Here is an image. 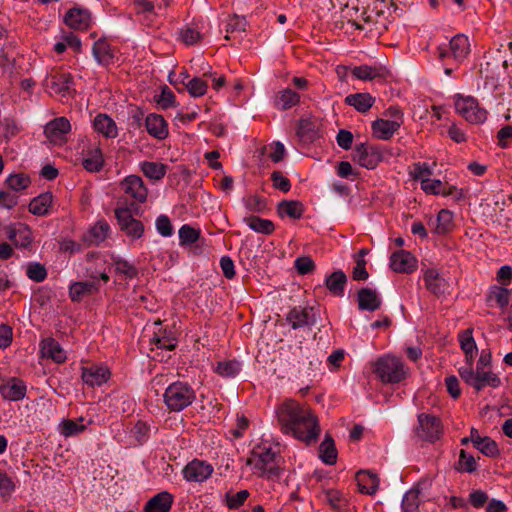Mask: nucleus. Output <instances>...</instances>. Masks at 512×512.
I'll use <instances>...</instances> for the list:
<instances>
[{
    "instance_id": "nucleus-1",
    "label": "nucleus",
    "mask_w": 512,
    "mask_h": 512,
    "mask_svg": "<svg viewBox=\"0 0 512 512\" xmlns=\"http://www.w3.org/2000/svg\"><path fill=\"white\" fill-rule=\"evenodd\" d=\"M281 431L306 444L316 442L320 427L312 410L295 400L287 399L275 410Z\"/></svg>"
},
{
    "instance_id": "nucleus-2",
    "label": "nucleus",
    "mask_w": 512,
    "mask_h": 512,
    "mask_svg": "<svg viewBox=\"0 0 512 512\" xmlns=\"http://www.w3.org/2000/svg\"><path fill=\"white\" fill-rule=\"evenodd\" d=\"M247 464L251 466L253 473L267 479H278L281 474L279 467V446L275 448L259 445L253 449Z\"/></svg>"
},
{
    "instance_id": "nucleus-3",
    "label": "nucleus",
    "mask_w": 512,
    "mask_h": 512,
    "mask_svg": "<svg viewBox=\"0 0 512 512\" xmlns=\"http://www.w3.org/2000/svg\"><path fill=\"white\" fill-rule=\"evenodd\" d=\"M408 367L398 357L384 355L374 363L373 372L383 384H397L406 379Z\"/></svg>"
},
{
    "instance_id": "nucleus-4",
    "label": "nucleus",
    "mask_w": 512,
    "mask_h": 512,
    "mask_svg": "<svg viewBox=\"0 0 512 512\" xmlns=\"http://www.w3.org/2000/svg\"><path fill=\"white\" fill-rule=\"evenodd\" d=\"M196 399L193 387L184 381L171 383L163 393V402L171 412H181L189 407Z\"/></svg>"
},
{
    "instance_id": "nucleus-5",
    "label": "nucleus",
    "mask_w": 512,
    "mask_h": 512,
    "mask_svg": "<svg viewBox=\"0 0 512 512\" xmlns=\"http://www.w3.org/2000/svg\"><path fill=\"white\" fill-rule=\"evenodd\" d=\"M454 107L457 114L471 124H482L487 119V111L482 108L473 96L455 94Z\"/></svg>"
},
{
    "instance_id": "nucleus-6",
    "label": "nucleus",
    "mask_w": 512,
    "mask_h": 512,
    "mask_svg": "<svg viewBox=\"0 0 512 512\" xmlns=\"http://www.w3.org/2000/svg\"><path fill=\"white\" fill-rule=\"evenodd\" d=\"M414 432L418 439L434 443L442 437L444 426L439 417L429 413H420L417 416Z\"/></svg>"
},
{
    "instance_id": "nucleus-7",
    "label": "nucleus",
    "mask_w": 512,
    "mask_h": 512,
    "mask_svg": "<svg viewBox=\"0 0 512 512\" xmlns=\"http://www.w3.org/2000/svg\"><path fill=\"white\" fill-rule=\"evenodd\" d=\"M389 113L393 117L392 120L377 119L372 122V134L381 140H389L400 128L403 123V114L398 108H389Z\"/></svg>"
},
{
    "instance_id": "nucleus-8",
    "label": "nucleus",
    "mask_w": 512,
    "mask_h": 512,
    "mask_svg": "<svg viewBox=\"0 0 512 512\" xmlns=\"http://www.w3.org/2000/svg\"><path fill=\"white\" fill-rule=\"evenodd\" d=\"M318 310L312 306H295L286 315L292 329L311 328L317 322Z\"/></svg>"
},
{
    "instance_id": "nucleus-9",
    "label": "nucleus",
    "mask_w": 512,
    "mask_h": 512,
    "mask_svg": "<svg viewBox=\"0 0 512 512\" xmlns=\"http://www.w3.org/2000/svg\"><path fill=\"white\" fill-rule=\"evenodd\" d=\"M115 217L121 231L132 240L139 239L144 234L143 223L132 216L131 210L127 207H117Z\"/></svg>"
},
{
    "instance_id": "nucleus-10",
    "label": "nucleus",
    "mask_w": 512,
    "mask_h": 512,
    "mask_svg": "<svg viewBox=\"0 0 512 512\" xmlns=\"http://www.w3.org/2000/svg\"><path fill=\"white\" fill-rule=\"evenodd\" d=\"M120 190L134 203L142 204L148 197V188L143 179L138 175H128L119 183Z\"/></svg>"
},
{
    "instance_id": "nucleus-11",
    "label": "nucleus",
    "mask_w": 512,
    "mask_h": 512,
    "mask_svg": "<svg viewBox=\"0 0 512 512\" xmlns=\"http://www.w3.org/2000/svg\"><path fill=\"white\" fill-rule=\"evenodd\" d=\"M45 88L52 95L65 97L70 95L74 89L73 76L69 72L57 71L45 80Z\"/></svg>"
},
{
    "instance_id": "nucleus-12",
    "label": "nucleus",
    "mask_w": 512,
    "mask_h": 512,
    "mask_svg": "<svg viewBox=\"0 0 512 512\" xmlns=\"http://www.w3.org/2000/svg\"><path fill=\"white\" fill-rule=\"evenodd\" d=\"M438 52L441 59L452 56L457 62H462L470 53L469 39L464 34H457L451 38L448 48L439 46Z\"/></svg>"
},
{
    "instance_id": "nucleus-13",
    "label": "nucleus",
    "mask_w": 512,
    "mask_h": 512,
    "mask_svg": "<svg viewBox=\"0 0 512 512\" xmlns=\"http://www.w3.org/2000/svg\"><path fill=\"white\" fill-rule=\"evenodd\" d=\"M214 468L204 460L194 459L183 468V478L188 482L202 483L211 477Z\"/></svg>"
},
{
    "instance_id": "nucleus-14",
    "label": "nucleus",
    "mask_w": 512,
    "mask_h": 512,
    "mask_svg": "<svg viewBox=\"0 0 512 512\" xmlns=\"http://www.w3.org/2000/svg\"><path fill=\"white\" fill-rule=\"evenodd\" d=\"M71 130V124L65 117H58L48 122L44 128V134L53 144H61L66 140V135Z\"/></svg>"
},
{
    "instance_id": "nucleus-15",
    "label": "nucleus",
    "mask_w": 512,
    "mask_h": 512,
    "mask_svg": "<svg viewBox=\"0 0 512 512\" xmlns=\"http://www.w3.org/2000/svg\"><path fill=\"white\" fill-rule=\"evenodd\" d=\"M110 376L111 372L105 365H90L82 367L81 371L82 381L89 387L103 385L110 379Z\"/></svg>"
},
{
    "instance_id": "nucleus-16",
    "label": "nucleus",
    "mask_w": 512,
    "mask_h": 512,
    "mask_svg": "<svg viewBox=\"0 0 512 512\" xmlns=\"http://www.w3.org/2000/svg\"><path fill=\"white\" fill-rule=\"evenodd\" d=\"M353 160L361 167L372 170L381 161V154L375 148L361 143L355 147Z\"/></svg>"
},
{
    "instance_id": "nucleus-17",
    "label": "nucleus",
    "mask_w": 512,
    "mask_h": 512,
    "mask_svg": "<svg viewBox=\"0 0 512 512\" xmlns=\"http://www.w3.org/2000/svg\"><path fill=\"white\" fill-rule=\"evenodd\" d=\"M390 267L398 273H412L417 269V259L409 251L399 250L391 255Z\"/></svg>"
},
{
    "instance_id": "nucleus-18",
    "label": "nucleus",
    "mask_w": 512,
    "mask_h": 512,
    "mask_svg": "<svg viewBox=\"0 0 512 512\" xmlns=\"http://www.w3.org/2000/svg\"><path fill=\"white\" fill-rule=\"evenodd\" d=\"M5 232L16 247L27 248L32 242L31 230L23 223L10 224L5 227Z\"/></svg>"
},
{
    "instance_id": "nucleus-19",
    "label": "nucleus",
    "mask_w": 512,
    "mask_h": 512,
    "mask_svg": "<svg viewBox=\"0 0 512 512\" xmlns=\"http://www.w3.org/2000/svg\"><path fill=\"white\" fill-rule=\"evenodd\" d=\"M145 127L150 136L164 140L169 135L168 123L162 115L150 113L145 119Z\"/></svg>"
},
{
    "instance_id": "nucleus-20",
    "label": "nucleus",
    "mask_w": 512,
    "mask_h": 512,
    "mask_svg": "<svg viewBox=\"0 0 512 512\" xmlns=\"http://www.w3.org/2000/svg\"><path fill=\"white\" fill-rule=\"evenodd\" d=\"M64 22L72 29L83 31L89 28L91 15L86 9L71 8L65 14Z\"/></svg>"
},
{
    "instance_id": "nucleus-21",
    "label": "nucleus",
    "mask_w": 512,
    "mask_h": 512,
    "mask_svg": "<svg viewBox=\"0 0 512 512\" xmlns=\"http://www.w3.org/2000/svg\"><path fill=\"white\" fill-rule=\"evenodd\" d=\"M40 351L43 358L51 359L55 363H64L67 359L65 350L54 338H45L40 343Z\"/></svg>"
},
{
    "instance_id": "nucleus-22",
    "label": "nucleus",
    "mask_w": 512,
    "mask_h": 512,
    "mask_svg": "<svg viewBox=\"0 0 512 512\" xmlns=\"http://www.w3.org/2000/svg\"><path fill=\"white\" fill-rule=\"evenodd\" d=\"M25 383L17 378H12L8 382L0 385L1 396L8 401H20L26 396Z\"/></svg>"
},
{
    "instance_id": "nucleus-23",
    "label": "nucleus",
    "mask_w": 512,
    "mask_h": 512,
    "mask_svg": "<svg viewBox=\"0 0 512 512\" xmlns=\"http://www.w3.org/2000/svg\"><path fill=\"white\" fill-rule=\"evenodd\" d=\"M132 2L139 20L147 26L152 25L158 15L156 0H132Z\"/></svg>"
},
{
    "instance_id": "nucleus-24",
    "label": "nucleus",
    "mask_w": 512,
    "mask_h": 512,
    "mask_svg": "<svg viewBox=\"0 0 512 512\" xmlns=\"http://www.w3.org/2000/svg\"><path fill=\"white\" fill-rule=\"evenodd\" d=\"M93 420H86L84 417H79L77 421L71 419H63L58 424V432L65 438L74 437L83 433L87 426L92 424Z\"/></svg>"
},
{
    "instance_id": "nucleus-25",
    "label": "nucleus",
    "mask_w": 512,
    "mask_h": 512,
    "mask_svg": "<svg viewBox=\"0 0 512 512\" xmlns=\"http://www.w3.org/2000/svg\"><path fill=\"white\" fill-rule=\"evenodd\" d=\"M92 54L99 65L108 66L114 62V50L105 39H99L94 42Z\"/></svg>"
},
{
    "instance_id": "nucleus-26",
    "label": "nucleus",
    "mask_w": 512,
    "mask_h": 512,
    "mask_svg": "<svg viewBox=\"0 0 512 512\" xmlns=\"http://www.w3.org/2000/svg\"><path fill=\"white\" fill-rule=\"evenodd\" d=\"M425 287L434 295L444 294L448 285L446 280L440 276L437 270L429 268L423 272Z\"/></svg>"
},
{
    "instance_id": "nucleus-27",
    "label": "nucleus",
    "mask_w": 512,
    "mask_h": 512,
    "mask_svg": "<svg viewBox=\"0 0 512 512\" xmlns=\"http://www.w3.org/2000/svg\"><path fill=\"white\" fill-rule=\"evenodd\" d=\"M358 306L360 310L375 311L381 306V298L371 288H362L358 291Z\"/></svg>"
},
{
    "instance_id": "nucleus-28",
    "label": "nucleus",
    "mask_w": 512,
    "mask_h": 512,
    "mask_svg": "<svg viewBox=\"0 0 512 512\" xmlns=\"http://www.w3.org/2000/svg\"><path fill=\"white\" fill-rule=\"evenodd\" d=\"M173 504V496L162 491L153 496L145 505V512H169Z\"/></svg>"
},
{
    "instance_id": "nucleus-29",
    "label": "nucleus",
    "mask_w": 512,
    "mask_h": 512,
    "mask_svg": "<svg viewBox=\"0 0 512 512\" xmlns=\"http://www.w3.org/2000/svg\"><path fill=\"white\" fill-rule=\"evenodd\" d=\"M501 385V379L491 370H485L476 367V379L473 388L481 391L485 387L498 388Z\"/></svg>"
},
{
    "instance_id": "nucleus-30",
    "label": "nucleus",
    "mask_w": 512,
    "mask_h": 512,
    "mask_svg": "<svg viewBox=\"0 0 512 512\" xmlns=\"http://www.w3.org/2000/svg\"><path fill=\"white\" fill-rule=\"evenodd\" d=\"M94 129L106 138H116L118 128L115 121L106 114H98L93 121Z\"/></svg>"
},
{
    "instance_id": "nucleus-31",
    "label": "nucleus",
    "mask_w": 512,
    "mask_h": 512,
    "mask_svg": "<svg viewBox=\"0 0 512 512\" xmlns=\"http://www.w3.org/2000/svg\"><path fill=\"white\" fill-rule=\"evenodd\" d=\"M375 98L370 93H354L345 97V103L361 113H366L374 104Z\"/></svg>"
},
{
    "instance_id": "nucleus-32",
    "label": "nucleus",
    "mask_w": 512,
    "mask_h": 512,
    "mask_svg": "<svg viewBox=\"0 0 512 512\" xmlns=\"http://www.w3.org/2000/svg\"><path fill=\"white\" fill-rule=\"evenodd\" d=\"M140 171L152 181H160L167 173L168 166L154 161H142L139 163Z\"/></svg>"
},
{
    "instance_id": "nucleus-33",
    "label": "nucleus",
    "mask_w": 512,
    "mask_h": 512,
    "mask_svg": "<svg viewBox=\"0 0 512 512\" xmlns=\"http://www.w3.org/2000/svg\"><path fill=\"white\" fill-rule=\"evenodd\" d=\"M359 490L362 493L372 495L379 487V479L370 471H359L356 475Z\"/></svg>"
},
{
    "instance_id": "nucleus-34",
    "label": "nucleus",
    "mask_w": 512,
    "mask_h": 512,
    "mask_svg": "<svg viewBox=\"0 0 512 512\" xmlns=\"http://www.w3.org/2000/svg\"><path fill=\"white\" fill-rule=\"evenodd\" d=\"M298 136L304 141H313L319 136V125L314 118H302L297 129Z\"/></svg>"
},
{
    "instance_id": "nucleus-35",
    "label": "nucleus",
    "mask_w": 512,
    "mask_h": 512,
    "mask_svg": "<svg viewBox=\"0 0 512 512\" xmlns=\"http://www.w3.org/2000/svg\"><path fill=\"white\" fill-rule=\"evenodd\" d=\"M300 102V95L290 88L283 89L277 94L274 105L280 110H288Z\"/></svg>"
},
{
    "instance_id": "nucleus-36",
    "label": "nucleus",
    "mask_w": 512,
    "mask_h": 512,
    "mask_svg": "<svg viewBox=\"0 0 512 512\" xmlns=\"http://www.w3.org/2000/svg\"><path fill=\"white\" fill-rule=\"evenodd\" d=\"M53 196L50 192L42 193L29 203V212L33 215L44 216L48 214L52 205Z\"/></svg>"
},
{
    "instance_id": "nucleus-37",
    "label": "nucleus",
    "mask_w": 512,
    "mask_h": 512,
    "mask_svg": "<svg viewBox=\"0 0 512 512\" xmlns=\"http://www.w3.org/2000/svg\"><path fill=\"white\" fill-rule=\"evenodd\" d=\"M347 277L341 270H337L326 277L325 284L327 289L335 296L342 297L344 295Z\"/></svg>"
},
{
    "instance_id": "nucleus-38",
    "label": "nucleus",
    "mask_w": 512,
    "mask_h": 512,
    "mask_svg": "<svg viewBox=\"0 0 512 512\" xmlns=\"http://www.w3.org/2000/svg\"><path fill=\"white\" fill-rule=\"evenodd\" d=\"M243 222L254 232L265 235L272 234L275 229L274 223L271 220L262 219L254 215L245 216Z\"/></svg>"
},
{
    "instance_id": "nucleus-39",
    "label": "nucleus",
    "mask_w": 512,
    "mask_h": 512,
    "mask_svg": "<svg viewBox=\"0 0 512 512\" xmlns=\"http://www.w3.org/2000/svg\"><path fill=\"white\" fill-rule=\"evenodd\" d=\"M83 167L89 172H99L104 165V157L99 147L90 149L82 160Z\"/></svg>"
},
{
    "instance_id": "nucleus-40",
    "label": "nucleus",
    "mask_w": 512,
    "mask_h": 512,
    "mask_svg": "<svg viewBox=\"0 0 512 512\" xmlns=\"http://www.w3.org/2000/svg\"><path fill=\"white\" fill-rule=\"evenodd\" d=\"M421 190L429 195L449 196L454 187L447 188L439 179H423L420 184Z\"/></svg>"
},
{
    "instance_id": "nucleus-41",
    "label": "nucleus",
    "mask_w": 512,
    "mask_h": 512,
    "mask_svg": "<svg viewBox=\"0 0 512 512\" xmlns=\"http://www.w3.org/2000/svg\"><path fill=\"white\" fill-rule=\"evenodd\" d=\"M319 457L323 463L333 465L337 461V449L334 440L326 435L319 446Z\"/></svg>"
},
{
    "instance_id": "nucleus-42",
    "label": "nucleus",
    "mask_w": 512,
    "mask_h": 512,
    "mask_svg": "<svg viewBox=\"0 0 512 512\" xmlns=\"http://www.w3.org/2000/svg\"><path fill=\"white\" fill-rule=\"evenodd\" d=\"M277 211L281 218L300 219L303 214V205L299 201H282L278 204Z\"/></svg>"
},
{
    "instance_id": "nucleus-43",
    "label": "nucleus",
    "mask_w": 512,
    "mask_h": 512,
    "mask_svg": "<svg viewBox=\"0 0 512 512\" xmlns=\"http://www.w3.org/2000/svg\"><path fill=\"white\" fill-rule=\"evenodd\" d=\"M351 74L354 78L363 81H372L383 76V70L377 66L360 65L352 69Z\"/></svg>"
},
{
    "instance_id": "nucleus-44",
    "label": "nucleus",
    "mask_w": 512,
    "mask_h": 512,
    "mask_svg": "<svg viewBox=\"0 0 512 512\" xmlns=\"http://www.w3.org/2000/svg\"><path fill=\"white\" fill-rule=\"evenodd\" d=\"M324 500L336 511L343 512L348 508V500L344 494L335 489H327L323 493Z\"/></svg>"
},
{
    "instance_id": "nucleus-45",
    "label": "nucleus",
    "mask_w": 512,
    "mask_h": 512,
    "mask_svg": "<svg viewBox=\"0 0 512 512\" xmlns=\"http://www.w3.org/2000/svg\"><path fill=\"white\" fill-rule=\"evenodd\" d=\"M453 218V213L451 211L447 209L440 210L435 219V233L441 235L451 231L454 227Z\"/></svg>"
},
{
    "instance_id": "nucleus-46",
    "label": "nucleus",
    "mask_w": 512,
    "mask_h": 512,
    "mask_svg": "<svg viewBox=\"0 0 512 512\" xmlns=\"http://www.w3.org/2000/svg\"><path fill=\"white\" fill-rule=\"evenodd\" d=\"M420 494L418 487H413L404 494L401 503L403 512H419Z\"/></svg>"
},
{
    "instance_id": "nucleus-47",
    "label": "nucleus",
    "mask_w": 512,
    "mask_h": 512,
    "mask_svg": "<svg viewBox=\"0 0 512 512\" xmlns=\"http://www.w3.org/2000/svg\"><path fill=\"white\" fill-rule=\"evenodd\" d=\"M241 364L236 360L219 361L214 367L215 373L224 378H233L239 374Z\"/></svg>"
},
{
    "instance_id": "nucleus-48",
    "label": "nucleus",
    "mask_w": 512,
    "mask_h": 512,
    "mask_svg": "<svg viewBox=\"0 0 512 512\" xmlns=\"http://www.w3.org/2000/svg\"><path fill=\"white\" fill-rule=\"evenodd\" d=\"M5 184L11 189L14 193L21 192L27 189L31 184V179L28 175L24 173H14L10 174L6 180Z\"/></svg>"
},
{
    "instance_id": "nucleus-49",
    "label": "nucleus",
    "mask_w": 512,
    "mask_h": 512,
    "mask_svg": "<svg viewBox=\"0 0 512 512\" xmlns=\"http://www.w3.org/2000/svg\"><path fill=\"white\" fill-rule=\"evenodd\" d=\"M129 437L133 445H142L149 438V426L142 421H138L129 431Z\"/></svg>"
},
{
    "instance_id": "nucleus-50",
    "label": "nucleus",
    "mask_w": 512,
    "mask_h": 512,
    "mask_svg": "<svg viewBox=\"0 0 512 512\" xmlns=\"http://www.w3.org/2000/svg\"><path fill=\"white\" fill-rule=\"evenodd\" d=\"M95 289L96 286L92 282H74L69 287V295L72 301H80L84 295Z\"/></svg>"
},
{
    "instance_id": "nucleus-51",
    "label": "nucleus",
    "mask_w": 512,
    "mask_h": 512,
    "mask_svg": "<svg viewBox=\"0 0 512 512\" xmlns=\"http://www.w3.org/2000/svg\"><path fill=\"white\" fill-rule=\"evenodd\" d=\"M180 246L190 245L198 241L200 230L189 224H184L178 231Z\"/></svg>"
},
{
    "instance_id": "nucleus-52",
    "label": "nucleus",
    "mask_w": 512,
    "mask_h": 512,
    "mask_svg": "<svg viewBox=\"0 0 512 512\" xmlns=\"http://www.w3.org/2000/svg\"><path fill=\"white\" fill-rule=\"evenodd\" d=\"M455 469L465 473L475 472L477 470V463L474 456L468 454L465 450H461Z\"/></svg>"
},
{
    "instance_id": "nucleus-53",
    "label": "nucleus",
    "mask_w": 512,
    "mask_h": 512,
    "mask_svg": "<svg viewBox=\"0 0 512 512\" xmlns=\"http://www.w3.org/2000/svg\"><path fill=\"white\" fill-rule=\"evenodd\" d=\"M112 265L116 273L124 275L126 278L132 279L137 276L138 271L134 265H132L127 260H124L120 257H113Z\"/></svg>"
},
{
    "instance_id": "nucleus-54",
    "label": "nucleus",
    "mask_w": 512,
    "mask_h": 512,
    "mask_svg": "<svg viewBox=\"0 0 512 512\" xmlns=\"http://www.w3.org/2000/svg\"><path fill=\"white\" fill-rule=\"evenodd\" d=\"M511 291L504 287L494 286L490 290L489 300H494L499 308L504 309L509 304Z\"/></svg>"
},
{
    "instance_id": "nucleus-55",
    "label": "nucleus",
    "mask_w": 512,
    "mask_h": 512,
    "mask_svg": "<svg viewBox=\"0 0 512 512\" xmlns=\"http://www.w3.org/2000/svg\"><path fill=\"white\" fill-rule=\"evenodd\" d=\"M154 100L164 110L176 106V96L167 86H164L160 93L154 96Z\"/></svg>"
},
{
    "instance_id": "nucleus-56",
    "label": "nucleus",
    "mask_w": 512,
    "mask_h": 512,
    "mask_svg": "<svg viewBox=\"0 0 512 512\" xmlns=\"http://www.w3.org/2000/svg\"><path fill=\"white\" fill-rule=\"evenodd\" d=\"M185 88L191 97H202L207 92L208 83L200 77H194L187 81Z\"/></svg>"
},
{
    "instance_id": "nucleus-57",
    "label": "nucleus",
    "mask_w": 512,
    "mask_h": 512,
    "mask_svg": "<svg viewBox=\"0 0 512 512\" xmlns=\"http://www.w3.org/2000/svg\"><path fill=\"white\" fill-rule=\"evenodd\" d=\"M459 341L461 349L464 351L466 357L471 360L474 352L477 350L475 340L472 336V330L467 329L460 333Z\"/></svg>"
},
{
    "instance_id": "nucleus-58",
    "label": "nucleus",
    "mask_w": 512,
    "mask_h": 512,
    "mask_svg": "<svg viewBox=\"0 0 512 512\" xmlns=\"http://www.w3.org/2000/svg\"><path fill=\"white\" fill-rule=\"evenodd\" d=\"M109 232V224L104 220L98 221L89 231L90 240L96 244H99L108 237Z\"/></svg>"
},
{
    "instance_id": "nucleus-59",
    "label": "nucleus",
    "mask_w": 512,
    "mask_h": 512,
    "mask_svg": "<svg viewBox=\"0 0 512 512\" xmlns=\"http://www.w3.org/2000/svg\"><path fill=\"white\" fill-rule=\"evenodd\" d=\"M432 174L433 167L427 162L414 163L412 170L409 172V175L413 180H418L420 182L423 179H429Z\"/></svg>"
},
{
    "instance_id": "nucleus-60",
    "label": "nucleus",
    "mask_w": 512,
    "mask_h": 512,
    "mask_svg": "<svg viewBox=\"0 0 512 512\" xmlns=\"http://www.w3.org/2000/svg\"><path fill=\"white\" fill-rule=\"evenodd\" d=\"M474 447L488 457H495L499 454L497 443L488 436H485L481 440L477 441Z\"/></svg>"
},
{
    "instance_id": "nucleus-61",
    "label": "nucleus",
    "mask_w": 512,
    "mask_h": 512,
    "mask_svg": "<svg viewBox=\"0 0 512 512\" xmlns=\"http://www.w3.org/2000/svg\"><path fill=\"white\" fill-rule=\"evenodd\" d=\"M26 275L32 281L42 282L47 277V270L41 263L30 262L26 267Z\"/></svg>"
},
{
    "instance_id": "nucleus-62",
    "label": "nucleus",
    "mask_w": 512,
    "mask_h": 512,
    "mask_svg": "<svg viewBox=\"0 0 512 512\" xmlns=\"http://www.w3.org/2000/svg\"><path fill=\"white\" fill-rule=\"evenodd\" d=\"M16 489V482L4 471L0 470V496L10 497Z\"/></svg>"
},
{
    "instance_id": "nucleus-63",
    "label": "nucleus",
    "mask_w": 512,
    "mask_h": 512,
    "mask_svg": "<svg viewBox=\"0 0 512 512\" xmlns=\"http://www.w3.org/2000/svg\"><path fill=\"white\" fill-rule=\"evenodd\" d=\"M243 203L246 210L249 212L262 213L266 209L265 201L257 195H251L243 198Z\"/></svg>"
},
{
    "instance_id": "nucleus-64",
    "label": "nucleus",
    "mask_w": 512,
    "mask_h": 512,
    "mask_svg": "<svg viewBox=\"0 0 512 512\" xmlns=\"http://www.w3.org/2000/svg\"><path fill=\"white\" fill-rule=\"evenodd\" d=\"M180 37L186 45H193L201 40L202 34L197 28L186 26L181 29Z\"/></svg>"
}]
</instances>
